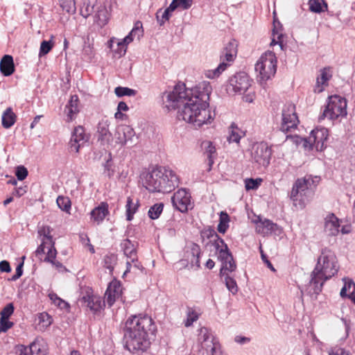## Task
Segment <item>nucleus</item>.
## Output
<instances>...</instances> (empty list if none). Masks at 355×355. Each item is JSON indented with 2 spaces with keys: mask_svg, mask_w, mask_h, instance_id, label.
I'll use <instances>...</instances> for the list:
<instances>
[{
  "mask_svg": "<svg viewBox=\"0 0 355 355\" xmlns=\"http://www.w3.org/2000/svg\"><path fill=\"white\" fill-rule=\"evenodd\" d=\"M255 70L261 80L266 81L273 77L277 71V58L272 51L262 55L255 64Z\"/></svg>",
  "mask_w": 355,
  "mask_h": 355,
  "instance_id": "7",
  "label": "nucleus"
},
{
  "mask_svg": "<svg viewBox=\"0 0 355 355\" xmlns=\"http://www.w3.org/2000/svg\"><path fill=\"white\" fill-rule=\"evenodd\" d=\"M210 87L205 83L187 89L184 83L178 84L172 92H164L161 98L163 107L168 111L178 110L177 117L200 127L211 123L215 112L209 109Z\"/></svg>",
  "mask_w": 355,
  "mask_h": 355,
  "instance_id": "1",
  "label": "nucleus"
},
{
  "mask_svg": "<svg viewBox=\"0 0 355 355\" xmlns=\"http://www.w3.org/2000/svg\"><path fill=\"white\" fill-rule=\"evenodd\" d=\"M251 85V80L245 72H239L231 77L227 87L228 92L243 94Z\"/></svg>",
  "mask_w": 355,
  "mask_h": 355,
  "instance_id": "9",
  "label": "nucleus"
},
{
  "mask_svg": "<svg viewBox=\"0 0 355 355\" xmlns=\"http://www.w3.org/2000/svg\"><path fill=\"white\" fill-rule=\"evenodd\" d=\"M207 347L208 349L210 348L211 355H223L220 344L214 340H210V345H207Z\"/></svg>",
  "mask_w": 355,
  "mask_h": 355,
  "instance_id": "50",
  "label": "nucleus"
},
{
  "mask_svg": "<svg viewBox=\"0 0 355 355\" xmlns=\"http://www.w3.org/2000/svg\"><path fill=\"white\" fill-rule=\"evenodd\" d=\"M164 208V204L162 202L156 203L150 207L148 215L150 218L153 220L157 219L162 214Z\"/></svg>",
  "mask_w": 355,
  "mask_h": 355,
  "instance_id": "35",
  "label": "nucleus"
},
{
  "mask_svg": "<svg viewBox=\"0 0 355 355\" xmlns=\"http://www.w3.org/2000/svg\"><path fill=\"white\" fill-rule=\"evenodd\" d=\"M108 214V205L106 202H101L90 213L91 218L93 219L94 222H95L97 225H99L101 223H102Z\"/></svg>",
  "mask_w": 355,
  "mask_h": 355,
  "instance_id": "25",
  "label": "nucleus"
},
{
  "mask_svg": "<svg viewBox=\"0 0 355 355\" xmlns=\"http://www.w3.org/2000/svg\"><path fill=\"white\" fill-rule=\"evenodd\" d=\"M143 35L142 23L140 21H136L135 26L130 33L124 37L121 41L118 42L117 45L119 49V53L123 52V54L126 52V46L132 42L133 38L137 37L139 40L140 37Z\"/></svg>",
  "mask_w": 355,
  "mask_h": 355,
  "instance_id": "14",
  "label": "nucleus"
},
{
  "mask_svg": "<svg viewBox=\"0 0 355 355\" xmlns=\"http://www.w3.org/2000/svg\"><path fill=\"white\" fill-rule=\"evenodd\" d=\"M14 323L9 319L0 318V332H6L13 326Z\"/></svg>",
  "mask_w": 355,
  "mask_h": 355,
  "instance_id": "56",
  "label": "nucleus"
},
{
  "mask_svg": "<svg viewBox=\"0 0 355 355\" xmlns=\"http://www.w3.org/2000/svg\"><path fill=\"white\" fill-rule=\"evenodd\" d=\"M94 6L89 4H84V6L80 9V13L84 17H87L94 12Z\"/></svg>",
  "mask_w": 355,
  "mask_h": 355,
  "instance_id": "61",
  "label": "nucleus"
},
{
  "mask_svg": "<svg viewBox=\"0 0 355 355\" xmlns=\"http://www.w3.org/2000/svg\"><path fill=\"white\" fill-rule=\"evenodd\" d=\"M210 242L213 243V245L215 247L216 250L218 252V257H219L222 251H230L227 245L220 236H218V238L214 240H211Z\"/></svg>",
  "mask_w": 355,
  "mask_h": 355,
  "instance_id": "38",
  "label": "nucleus"
},
{
  "mask_svg": "<svg viewBox=\"0 0 355 355\" xmlns=\"http://www.w3.org/2000/svg\"><path fill=\"white\" fill-rule=\"evenodd\" d=\"M142 185L150 192L170 193L178 185V178L170 168L157 166L140 175Z\"/></svg>",
  "mask_w": 355,
  "mask_h": 355,
  "instance_id": "4",
  "label": "nucleus"
},
{
  "mask_svg": "<svg viewBox=\"0 0 355 355\" xmlns=\"http://www.w3.org/2000/svg\"><path fill=\"white\" fill-rule=\"evenodd\" d=\"M49 245L48 241H46L44 239H42V243L38 246V248L35 250V255L41 259V256L45 253V248H49Z\"/></svg>",
  "mask_w": 355,
  "mask_h": 355,
  "instance_id": "58",
  "label": "nucleus"
},
{
  "mask_svg": "<svg viewBox=\"0 0 355 355\" xmlns=\"http://www.w3.org/2000/svg\"><path fill=\"white\" fill-rule=\"evenodd\" d=\"M22 261L19 263V265L17 266L15 274L11 277L12 281H16L23 274V266H24V261L25 259V256H23L21 257Z\"/></svg>",
  "mask_w": 355,
  "mask_h": 355,
  "instance_id": "57",
  "label": "nucleus"
},
{
  "mask_svg": "<svg viewBox=\"0 0 355 355\" xmlns=\"http://www.w3.org/2000/svg\"><path fill=\"white\" fill-rule=\"evenodd\" d=\"M339 220L334 214H331L326 217L324 231L328 235H337L339 232Z\"/></svg>",
  "mask_w": 355,
  "mask_h": 355,
  "instance_id": "22",
  "label": "nucleus"
},
{
  "mask_svg": "<svg viewBox=\"0 0 355 355\" xmlns=\"http://www.w3.org/2000/svg\"><path fill=\"white\" fill-rule=\"evenodd\" d=\"M53 44L51 40H44L41 42L39 56L42 57L47 54L53 48Z\"/></svg>",
  "mask_w": 355,
  "mask_h": 355,
  "instance_id": "46",
  "label": "nucleus"
},
{
  "mask_svg": "<svg viewBox=\"0 0 355 355\" xmlns=\"http://www.w3.org/2000/svg\"><path fill=\"white\" fill-rule=\"evenodd\" d=\"M214 340L207 328L203 327L200 330L198 340L201 343L202 347L208 351L207 345H210V340Z\"/></svg>",
  "mask_w": 355,
  "mask_h": 355,
  "instance_id": "30",
  "label": "nucleus"
},
{
  "mask_svg": "<svg viewBox=\"0 0 355 355\" xmlns=\"http://www.w3.org/2000/svg\"><path fill=\"white\" fill-rule=\"evenodd\" d=\"M114 93L118 97L123 96H132L136 95L137 91L128 87L119 86L115 88Z\"/></svg>",
  "mask_w": 355,
  "mask_h": 355,
  "instance_id": "43",
  "label": "nucleus"
},
{
  "mask_svg": "<svg viewBox=\"0 0 355 355\" xmlns=\"http://www.w3.org/2000/svg\"><path fill=\"white\" fill-rule=\"evenodd\" d=\"M309 189V180L306 179L298 178L294 183L292 191L291 192L290 198L293 201L294 205H297V202L299 200L300 203L302 202V193Z\"/></svg>",
  "mask_w": 355,
  "mask_h": 355,
  "instance_id": "17",
  "label": "nucleus"
},
{
  "mask_svg": "<svg viewBox=\"0 0 355 355\" xmlns=\"http://www.w3.org/2000/svg\"><path fill=\"white\" fill-rule=\"evenodd\" d=\"M309 4L311 12L320 13L322 11L321 3L318 0H309Z\"/></svg>",
  "mask_w": 355,
  "mask_h": 355,
  "instance_id": "53",
  "label": "nucleus"
},
{
  "mask_svg": "<svg viewBox=\"0 0 355 355\" xmlns=\"http://www.w3.org/2000/svg\"><path fill=\"white\" fill-rule=\"evenodd\" d=\"M225 285L227 289L232 293L233 294H235L238 291V286L236 284V281L230 277L229 275H226L225 278Z\"/></svg>",
  "mask_w": 355,
  "mask_h": 355,
  "instance_id": "48",
  "label": "nucleus"
},
{
  "mask_svg": "<svg viewBox=\"0 0 355 355\" xmlns=\"http://www.w3.org/2000/svg\"><path fill=\"white\" fill-rule=\"evenodd\" d=\"M173 207L182 213L187 212L191 207V195L185 189H178L171 198Z\"/></svg>",
  "mask_w": 355,
  "mask_h": 355,
  "instance_id": "11",
  "label": "nucleus"
},
{
  "mask_svg": "<svg viewBox=\"0 0 355 355\" xmlns=\"http://www.w3.org/2000/svg\"><path fill=\"white\" fill-rule=\"evenodd\" d=\"M202 236L207 237V239H211V240H214L219 236L217 234L214 230L208 229L207 230L202 232Z\"/></svg>",
  "mask_w": 355,
  "mask_h": 355,
  "instance_id": "63",
  "label": "nucleus"
},
{
  "mask_svg": "<svg viewBox=\"0 0 355 355\" xmlns=\"http://www.w3.org/2000/svg\"><path fill=\"white\" fill-rule=\"evenodd\" d=\"M236 55V54L223 51L220 55V59L223 60L222 62L215 69L209 71L207 73V76L209 78H214L219 76V75L225 71L227 67V64L225 62V60L232 62Z\"/></svg>",
  "mask_w": 355,
  "mask_h": 355,
  "instance_id": "18",
  "label": "nucleus"
},
{
  "mask_svg": "<svg viewBox=\"0 0 355 355\" xmlns=\"http://www.w3.org/2000/svg\"><path fill=\"white\" fill-rule=\"evenodd\" d=\"M49 297L52 302L60 309H65L69 306L68 303L60 298L55 293H50Z\"/></svg>",
  "mask_w": 355,
  "mask_h": 355,
  "instance_id": "47",
  "label": "nucleus"
},
{
  "mask_svg": "<svg viewBox=\"0 0 355 355\" xmlns=\"http://www.w3.org/2000/svg\"><path fill=\"white\" fill-rule=\"evenodd\" d=\"M332 77V71L330 67H324L320 71V75L317 77L316 85L318 87L327 85V81Z\"/></svg>",
  "mask_w": 355,
  "mask_h": 355,
  "instance_id": "29",
  "label": "nucleus"
},
{
  "mask_svg": "<svg viewBox=\"0 0 355 355\" xmlns=\"http://www.w3.org/2000/svg\"><path fill=\"white\" fill-rule=\"evenodd\" d=\"M339 269L335 253L328 248H322L317 263L311 274L306 292L311 296L318 295L324 283L337 274Z\"/></svg>",
  "mask_w": 355,
  "mask_h": 355,
  "instance_id": "3",
  "label": "nucleus"
},
{
  "mask_svg": "<svg viewBox=\"0 0 355 355\" xmlns=\"http://www.w3.org/2000/svg\"><path fill=\"white\" fill-rule=\"evenodd\" d=\"M17 119L16 114L13 112L12 109L11 107H8L2 114L1 117V123L2 126L4 128H10L12 126Z\"/></svg>",
  "mask_w": 355,
  "mask_h": 355,
  "instance_id": "27",
  "label": "nucleus"
},
{
  "mask_svg": "<svg viewBox=\"0 0 355 355\" xmlns=\"http://www.w3.org/2000/svg\"><path fill=\"white\" fill-rule=\"evenodd\" d=\"M0 271L2 272H10L11 271L10 263L8 261L3 260L0 261Z\"/></svg>",
  "mask_w": 355,
  "mask_h": 355,
  "instance_id": "64",
  "label": "nucleus"
},
{
  "mask_svg": "<svg viewBox=\"0 0 355 355\" xmlns=\"http://www.w3.org/2000/svg\"><path fill=\"white\" fill-rule=\"evenodd\" d=\"M299 122L295 105L293 103L284 105L282 110V122L279 130L285 133L291 132L292 130L297 128Z\"/></svg>",
  "mask_w": 355,
  "mask_h": 355,
  "instance_id": "8",
  "label": "nucleus"
},
{
  "mask_svg": "<svg viewBox=\"0 0 355 355\" xmlns=\"http://www.w3.org/2000/svg\"><path fill=\"white\" fill-rule=\"evenodd\" d=\"M137 243H134L128 239L123 240L121 243V248L124 254L127 258L130 259L131 261L137 260Z\"/></svg>",
  "mask_w": 355,
  "mask_h": 355,
  "instance_id": "26",
  "label": "nucleus"
},
{
  "mask_svg": "<svg viewBox=\"0 0 355 355\" xmlns=\"http://www.w3.org/2000/svg\"><path fill=\"white\" fill-rule=\"evenodd\" d=\"M78 96L76 95L72 96L71 97L70 101L66 106L67 109H68V116L70 118V120L72 119L73 115L74 114L78 112Z\"/></svg>",
  "mask_w": 355,
  "mask_h": 355,
  "instance_id": "32",
  "label": "nucleus"
},
{
  "mask_svg": "<svg viewBox=\"0 0 355 355\" xmlns=\"http://www.w3.org/2000/svg\"><path fill=\"white\" fill-rule=\"evenodd\" d=\"M191 253L193 257V258L191 259V264L195 265L197 268H200V246L193 243L191 248Z\"/></svg>",
  "mask_w": 355,
  "mask_h": 355,
  "instance_id": "40",
  "label": "nucleus"
},
{
  "mask_svg": "<svg viewBox=\"0 0 355 355\" xmlns=\"http://www.w3.org/2000/svg\"><path fill=\"white\" fill-rule=\"evenodd\" d=\"M28 170L24 166L17 167L15 175L19 180H24L28 175Z\"/></svg>",
  "mask_w": 355,
  "mask_h": 355,
  "instance_id": "54",
  "label": "nucleus"
},
{
  "mask_svg": "<svg viewBox=\"0 0 355 355\" xmlns=\"http://www.w3.org/2000/svg\"><path fill=\"white\" fill-rule=\"evenodd\" d=\"M107 292L112 293L113 295L120 297L121 294V285L120 282L117 280L112 281L106 290Z\"/></svg>",
  "mask_w": 355,
  "mask_h": 355,
  "instance_id": "39",
  "label": "nucleus"
},
{
  "mask_svg": "<svg viewBox=\"0 0 355 355\" xmlns=\"http://www.w3.org/2000/svg\"><path fill=\"white\" fill-rule=\"evenodd\" d=\"M256 231L257 233L263 236L276 232L277 231L280 232L279 226L268 219L261 220L259 219L257 222Z\"/></svg>",
  "mask_w": 355,
  "mask_h": 355,
  "instance_id": "20",
  "label": "nucleus"
},
{
  "mask_svg": "<svg viewBox=\"0 0 355 355\" xmlns=\"http://www.w3.org/2000/svg\"><path fill=\"white\" fill-rule=\"evenodd\" d=\"M202 147L205 149V153L209 160V165L211 166L214 164L213 155L216 153V148L212 142L209 141H203Z\"/></svg>",
  "mask_w": 355,
  "mask_h": 355,
  "instance_id": "31",
  "label": "nucleus"
},
{
  "mask_svg": "<svg viewBox=\"0 0 355 355\" xmlns=\"http://www.w3.org/2000/svg\"><path fill=\"white\" fill-rule=\"evenodd\" d=\"M271 155V148L266 142L257 143L252 146V158L259 166H267L270 163Z\"/></svg>",
  "mask_w": 355,
  "mask_h": 355,
  "instance_id": "10",
  "label": "nucleus"
},
{
  "mask_svg": "<svg viewBox=\"0 0 355 355\" xmlns=\"http://www.w3.org/2000/svg\"><path fill=\"white\" fill-rule=\"evenodd\" d=\"M329 137V131L325 128H316L311 132L307 138H302L297 135H286V139H292L297 145L302 144L306 149H313V147L318 151H322L327 147V141Z\"/></svg>",
  "mask_w": 355,
  "mask_h": 355,
  "instance_id": "5",
  "label": "nucleus"
},
{
  "mask_svg": "<svg viewBox=\"0 0 355 355\" xmlns=\"http://www.w3.org/2000/svg\"><path fill=\"white\" fill-rule=\"evenodd\" d=\"M223 51H227L232 53H237V43L235 40H232L228 42L225 46Z\"/></svg>",
  "mask_w": 355,
  "mask_h": 355,
  "instance_id": "59",
  "label": "nucleus"
},
{
  "mask_svg": "<svg viewBox=\"0 0 355 355\" xmlns=\"http://www.w3.org/2000/svg\"><path fill=\"white\" fill-rule=\"evenodd\" d=\"M81 300L94 313L101 311L105 306V301H102L100 296L90 293L83 296Z\"/></svg>",
  "mask_w": 355,
  "mask_h": 355,
  "instance_id": "19",
  "label": "nucleus"
},
{
  "mask_svg": "<svg viewBox=\"0 0 355 355\" xmlns=\"http://www.w3.org/2000/svg\"><path fill=\"white\" fill-rule=\"evenodd\" d=\"M175 10H171L170 6L163 12L159 10L156 13L157 21L160 26H163L166 21H168L170 18V12Z\"/></svg>",
  "mask_w": 355,
  "mask_h": 355,
  "instance_id": "37",
  "label": "nucleus"
},
{
  "mask_svg": "<svg viewBox=\"0 0 355 355\" xmlns=\"http://www.w3.org/2000/svg\"><path fill=\"white\" fill-rule=\"evenodd\" d=\"M15 307L13 303H8L5 306L0 313L1 318L9 319L14 313Z\"/></svg>",
  "mask_w": 355,
  "mask_h": 355,
  "instance_id": "49",
  "label": "nucleus"
},
{
  "mask_svg": "<svg viewBox=\"0 0 355 355\" xmlns=\"http://www.w3.org/2000/svg\"><path fill=\"white\" fill-rule=\"evenodd\" d=\"M261 179L247 178L245 180V187L247 191L257 189L261 182Z\"/></svg>",
  "mask_w": 355,
  "mask_h": 355,
  "instance_id": "45",
  "label": "nucleus"
},
{
  "mask_svg": "<svg viewBox=\"0 0 355 355\" xmlns=\"http://www.w3.org/2000/svg\"><path fill=\"white\" fill-rule=\"evenodd\" d=\"M89 140V137L86 135L85 129L83 126L76 127L71 132L70 141L68 144L71 151L78 153L80 148L83 147Z\"/></svg>",
  "mask_w": 355,
  "mask_h": 355,
  "instance_id": "12",
  "label": "nucleus"
},
{
  "mask_svg": "<svg viewBox=\"0 0 355 355\" xmlns=\"http://www.w3.org/2000/svg\"><path fill=\"white\" fill-rule=\"evenodd\" d=\"M135 136V132L134 130L129 125H120L116 128V142L119 144L125 145L130 142L132 145Z\"/></svg>",
  "mask_w": 355,
  "mask_h": 355,
  "instance_id": "13",
  "label": "nucleus"
},
{
  "mask_svg": "<svg viewBox=\"0 0 355 355\" xmlns=\"http://www.w3.org/2000/svg\"><path fill=\"white\" fill-rule=\"evenodd\" d=\"M83 53L87 57V59L90 60L94 56L93 49L89 44L85 45L83 49Z\"/></svg>",
  "mask_w": 355,
  "mask_h": 355,
  "instance_id": "62",
  "label": "nucleus"
},
{
  "mask_svg": "<svg viewBox=\"0 0 355 355\" xmlns=\"http://www.w3.org/2000/svg\"><path fill=\"white\" fill-rule=\"evenodd\" d=\"M48 252L46 254V257L44 258V261L46 262H51L52 261L55 259L57 251L55 248V245H53V247L51 245H49Z\"/></svg>",
  "mask_w": 355,
  "mask_h": 355,
  "instance_id": "51",
  "label": "nucleus"
},
{
  "mask_svg": "<svg viewBox=\"0 0 355 355\" xmlns=\"http://www.w3.org/2000/svg\"><path fill=\"white\" fill-rule=\"evenodd\" d=\"M60 6L68 13H75L76 10L75 0H58Z\"/></svg>",
  "mask_w": 355,
  "mask_h": 355,
  "instance_id": "36",
  "label": "nucleus"
},
{
  "mask_svg": "<svg viewBox=\"0 0 355 355\" xmlns=\"http://www.w3.org/2000/svg\"><path fill=\"white\" fill-rule=\"evenodd\" d=\"M230 217L226 212L221 211L220 214V220L217 230L220 233L224 234L227 231L229 225Z\"/></svg>",
  "mask_w": 355,
  "mask_h": 355,
  "instance_id": "34",
  "label": "nucleus"
},
{
  "mask_svg": "<svg viewBox=\"0 0 355 355\" xmlns=\"http://www.w3.org/2000/svg\"><path fill=\"white\" fill-rule=\"evenodd\" d=\"M13 58L10 55H4L0 61V71L4 76H10L15 72Z\"/></svg>",
  "mask_w": 355,
  "mask_h": 355,
  "instance_id": "23",
  "label": "nucleus"
},
{
  "mask_svg": "<svg viewBox=\"0 0 355 355\" xmlns=\"http://www.w3.org/2000/svg\"><path fill=\"white\" fill-rule=\"evenodd\" d=\"M198 314L195 311L189 310L187 313V318L184 322V325L186 327L191 326L193 323V322L198 320Z\"/></svg>",
  "mask_w": 355,
  "mask_h": 355,
  "instance_id": "55",
  "label": "nucleus"
},
{
  "mask_svg": "<svg viewBox=\"0 0 355 355\" xmlns=\"http://www.w3.org/2000/svg\"><path fill=\"white\" fill-rule=\"evenodd\" d=\"M116 256L114 254H109L104 257V266L112 272L114 269V266L116 263Z\"/></svg>",
  "mask_w": 355,
  "mask_h": 355,
  "instance_id": "44",
  "label": "nucleus"
},
{
  "mask_svg": "<svg viewBox=\"0 0 355 355\" xmlns=\"http://www.w3.org/2000/svg\"><path fill=\"white\" fill-rule=\"evenodd\" d=\"M157 331L153 319L147 315H135L125 322L124 337L128 349L132 352H146Z\"/></svg>",
  "mask_w": 355,
  "mask_h": 355,
  "instance_id": "2",
  "label": "nucleus"
},
{
  "mask_svg": "<svg viewBox=\"0 0 355 355\" xmlns=\"http://www.w3.org/2000/svg\"><path fill=\"white\" fill-rule=\"evenodd\" d=\"M15 353L17 355H46L45 349L37 340L31 343L28 346L17 345Z\"/></svg>",
  "mask_w": 355,
  "mask_h": 355,
  "instance_id": "15",
  "label": "nucleus"
},
{
  "mask_svg": "<svg viewBox=\"0 0 355 355\" xmlns=\"http://www.w3.org/2000/svg\"><path fill=\"white\" fill-rule=\"evenodd\" d=\"M52 229L49 226L42 225L38 227L37 234L40 237L48 241L49 245L53 247L55 245V242L51 235Z\"/></svg>",
  "mask_w": 355,
  "mask_h": 355,
  "instance_id": "28",
  "label": "nucleus"
},
{
  "mask_svg": "<svg viewBox=\"0 0 355 355\" xmlns=\"http://www.w3.org/2000/svg\"><path fill=\"white\" fill-rule=\"evenodd\" d=\"M138 202L132 206V200L129 197L127 200L126 204V218L128 220H132L134 214L137 211L138 208Z\"/></svg>",
  "mask_w": 355,
  "mask_h": 355,
  "instance_id": "42",
  "label": "nucleus"
},
{
  "mask_svg": "<svg viewBox=\"0 0 355 355\" xmlns=\"http://www.w3.org/2000/svg\"><path fill=\"white\" fill-rule=\"evenodd\" d=\"M117 298H119V297L113 295L112 293L105 291L103 301H105V303L106 302L110 307L114 304Z\"/></svg>",
  "mask_w": 355,
  "mask_h": 355,
  "instance_id": "60",
  "label": "nucleus"
},
{
  "mask_svg": "<svg viewBox=\"0 0 355 355\" xmlns=\"http://www.w3.org/2000/svg\"><path fill=\"white\" fill-rule=\"evenodd\" d=\"M347 100L338 95L329 97V101L323 113L319 116L321 121L324 118L330 120H336L339 117L343 118L347 116Z\"/></svg>",
  "mask_w": 355,
  "mask_h": 355,
  "instance_id": "6",
  "label": "nucleus"
},
{
  "mask_svg": "<svg viewBox=\"0 0 355 355\" xmlns=\"http://www.w3.org/2000/svg\"><path fill=\"white\" fill-rule=\"evenodd\" d=\"M218 259L222 262V267L220 271V275L223 273V271L232 272L235 270L236 265L230 251H222Z\"/></svg>",
  "mask_w": 355,
  "mask_h": 355,
  "instance_id": "21",
  "label": "nucleus"
},
{
  "mask_svg": "<svg viewBox=\"0 0 355 355\" xmlns=\"http://www.w3.org/2000/svg\"><path fill=\"white\" fill-rule=\"evenodd\" d=\"M241 135L239 134L237 130H234L233 125L231 126V130L230 135L227 137L228 141L239 143L241 139Z\"/></svg>",
  "mask_w": 355,
  "mask_h": 355,
  "instance_id": "52",
  "label": "nucleus"
},
{
  "mask_svg": "<svg viewBox=\"0 0 355 355\" xmlns=\"http://www.w3.org/2000/svg\"><path fill=\"white\" fill-rule=\"evenodd\" d=\"M193 3V0H173L170 4L171 10L180 8L182 10H188Z\"/></svg>",
  "mask_w": 355,
  "mask_h": 355,
  "instance_id": "33",
  "label": "nucleus"
},
{
  "mask_svg": "<svg viewBox=\"0 0 355 355\" xmlns=\"http://www.w3.org/2000/svg\"><path fill=\"white\" fill-rule=\"evenodd\" d=\"M109 125L107 120H102L98 124V141L104 146H108L112 141V135L110 131Z\"/></svg>",
  "mask_w": 355,
  "mask_h": 355,
  "instance_id": "16",
  "label": "nucleus"
},
{
  "mask_svg": "<svg viewBox=\"0 0 355 355\" xmlns=\"http://www.w3.org/2000/svg\"><path fill=\"white\" fill-rule=\"evenodd\" d=\"M57 205L58 207L66 212H69L71 209V200L68 197L64 196H58L56 200Z\"/></svg>",
  "mask_w": 355,
  "mask_h": 355,
  "instance_id": "41",
  "label": "nucleus"
},
{
  "mask_svg": "<svg viewBox=\"0 0 355 355\" xmlns=\"http://www.w3.org/2000/svg\"><path fill=\"white\" fill-rule=\"evenodd\" d=\"M343 281L344 286L340 293L341 297H348L355 304V283L347 277L343 278Z\"/></svg>",
  "mask_w": 355,
  "mask_h": 355,
  "instance_id": "24",
  "label": "nucleus"
}]
</instances>
